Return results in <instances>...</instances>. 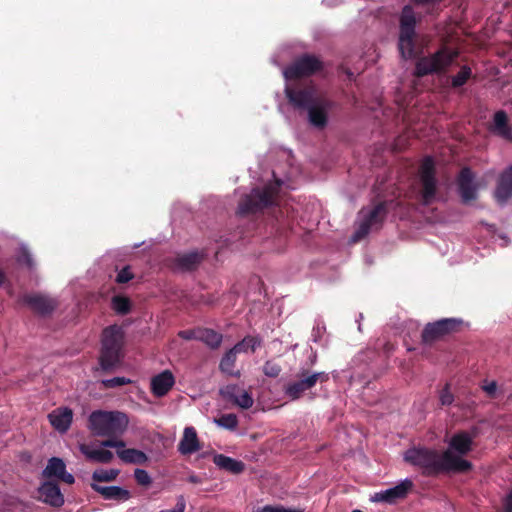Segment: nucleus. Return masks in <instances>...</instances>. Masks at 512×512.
Wrapping results in <instances>:
<instances>
[{
    "label": "nucleus",
    "mask_w": 512,
    "mask_h": 512,
    "mask_svg": "<svg viewBox=\"0 0 512 512\" xmlns=\"http://www.w3.org/2000/svg\"><path fill=\"white\" fill-rule=\"evenodd\" d=\"M489 130L492 134L512 142V127L508 123V116L505 111L499 110L495 112Z\"/></svg>",
    "instance_id": "nucleus-20"
},
{
    "label": "nucleus",
    "mask_w": 512,
    "mask_h": 512,
    "mask_svg": "<svg viewBox=\"0 0 512 512\" xmlns=\"http://www.w3.org/2000/svg\"><path fill=\"white\" fill-rule=\"evenodd\" d=\"M202 255L196 251L180 254L175 257L174 269L180 271H191L195 269L201 262Z\"/></svg>",
    "instance_id": "nucleus-26"
},
{
    "label": "nucleus",
    "mask_w": 512,
    "mask_h": 512,
    "mask_svg": "<svg viewBox=\"0 0 512 512\" xmlns=\"http://www.w3.org/2000/svg\"><path fill=\"white\" fill-rule=\"evenodd\" d=\"M462 320L458 318H443L434 323H428L422 332V341L430 344L443 336L457 330Z\"/></svg>",
    "instance_id": "nucleus-12"
},
{
    "label": "nucleus",
    "mask_w": 512,
    "mask_h": 512,
    "mask_svg": "<svg viewBox=\"0 0 512 512\" xmlns=\"http://www.w3.org/2000/svg\"><path fill=\"white\" fill-rule=\"evenodd\" d=\"M329 379L326 372H313L309 369L300 368L295 379L285 385L284 393L290 400L301 398L307 391H310L316 384L324 383Z\"/></svg>",
    "instance_id": "nucleus-9"
},
{
    "label": "nucleus",
    "mask_w": 512,
    "mask_h": 512,
    "mask_svg": "<svg viewBox=\"0 0 512 512\" xmlns=\"http://www.w3.org/2000/svg\"><path fill=\"white\" fill-rule=\"evenodd\" d=\"M261 344L260 339L257 337H245L242 341L238 342L234 347H239V353L242 352H248L249 350L251 352H254L257 347H259Z\"/></svg>",
    "instance_id": "nucleus-35"
},
{
    "label": "nucleus",
    "mask_w": 512,
    "mask_h": 512,
    "mask_svg": "<svg viewBox=\"0 0 512 512\" xmlns=\"http://www.w3.org/2000/svg\"><path fill=\"white\" fill-rule=\"evenodd\" d=\"M4 281V274L0 271V285L3 283Z\"/></svg>",
    "instance_id": "nucleus-49"
},
{
    "label": "nucleus",
    "mask_w": 512,
    "mask_h": 512,
    "mask_svg": "<svg viewBox=\"0 0 512 512\" xmlns=\"http://www.w3.org/2000/svg\"><path fill=\"white\" fill-rule=\"evenodd\" d=\"M111 306L116 313L125 315L130 312L131 303L127 297L117 295L112 298Z\"/></svg>",
    "instance_id": "nucleus-33"
},
{
    "label": "nucleus",
    "mask_w": 512,
    "mask_h": 512,
    "mask_svg": "<svg viewBox=\"0 0 512 512\" xmlns=\"http://www.w3.org/2000/svg\"><path fill=\"white\" fill-rule=\"evenodd\" d=\"M128 383H130V380L125 378V377H114V378H111V379H104V380H102V385L105 388L120 387V386L126 385Z\"/></svg>",
    "instance_id": "nucleus-39"
},
{
    "label": "nucleus",
    "mask_w": 512,
    "mask_h": 512,
    "mask_svg": "<svg viewBox=\"0 0 512 512\" xmlns=\"http://www.w3.org/2000/svg\"><path fill=\"white\" fill-rule=\"evenodd\" d=\"M22 302L41 315L52 313L57 306L54 299L42 294H26L22 297Z\"/></svg>",
    "instance_id": "nucleus-16"
},
{
    "label": "nucleus",
    "mask_w": 512,
    "mask_h": 512,
    "mask_svg": "<svg viewBox=\"0 0 512 512\" xmlns=\"http://www.w3.org/2000/svg\"><path fill=\"white\" fill-rule=\"evenodd\" d=\"M258 512H302L299 509L285 508L281 505L271 506L266 505L262 507Z\"/></svg>",
    "instance_id": "nucleus-41"
},
{
    "label": "nucleus",
    "mask_w": 512,
    "mask_h": 512,
    "mask_svg": "<svg viewBox=\"0 0 512 512\" xmlns=\"http://www.w3.org/2000/svg\"><path fill=\"white\" fill-rule=\"evenodd\" d=\"M175 383V378L171 371L164 370L151 379L152 393L157 397L166 395Z\"/></svg>",
    "instance_id": "nucleus-22"
},
{
    "label": "nucleus",
    "mask_w": 512,
    "mask_h": 512,
    "mask_svg": "<svg viewBox=\"0 0 512 512\" xmlns=\"http://www.w3.org/2000/svg\"><path fill=\"white\" fill-rule=\"evenodd\" d=\"M472 444L473 437L468 432L462 431L451 437L446 451H451L454 455L462 458L472 450Z\"/></svg>",
    "instance_id": "nucleus-19"
},
{
    "label": "nucleus",
    "mask_w": 512,
    "mask_h": 512,
    "mask_svg": "<svg viewBox=\"0 0 512 512\" xmlns=\"http://www.w3.org/2000/svg\"><path fill=\"white\" fill-rule=\"evenodd\" d=\"M214 422L222 428L228 429V430H235L238 425V419L235 414H224L220 416L219 418H215Z\"/></svg>",
    "instance_id": "nucleus-34"
},
{
    "label": "nucleus",
    "mask_w": 512,
    "mask_h": 512,
    "mask_svg": "<svg viewBox=\"0 0 512 512\" xmlns=\"http://www.w3.org/2000/svg\"><path fill=\"white\" fill-rule=\"evenodd\" d=\"M237 354H239V347H233L225 353L219 364L221 372L230 376H240L239 371H234Z\"/></svg>",
    "instance_id": "nucleus-29"
},
{
    "label": "nucleus",
    "mask_w": 512,
    "mask_h": 512,
    "mask_svg": "<svg viewBox=\"0 0 512 512\" xmlns=\"http://www.w3.org/2000/svg\"><path fill=\"white\" fill-rule=\"evenodd\" d=\"M475 175L470 168L464 167L458 176L457 185L458 192L464 204L477 198L478 187L475 183Z\"/></svg>",
    "instance_id": "nucleus-15"
},
{
    "label": "nucleus",
    "mask_w": 512,
    "mask_h": 512,
    "mask_svg": "<svg viewBox=\"0 0 512 512\" xmlns=\"http://www.w3.org/2000/svg\"><path fill=\"white\" fill-rule=\"evenodd\" d=\"M134 477L136 482L141 486H149L152 483V478L144 469L137 468L134 471Z\"/></svg>",
    "instance_id": "nucleus-37"
},
{
    "label": "nucleus",
    "mask_w": 512,
    "mask_h": 512,
    "mask_svg": "<svg viewBox=\"0 0 512 512\" xmlns=\"http://www.w3.org/2000/svg\"><path fill=\"white\" fill-rule=\"evenodd\" d=\"M129 423L125 413L119 411H94L89 416V428L97 436L121 435Z\"/></svg>",
    "instance_id": "nucleus-3"
},
{
    "label": "nucleus",
    "mask_w": 512,
    "mask_h": 512,
    "mask_svg": "<svg viewBox=\"0 0 512 512\" xmlns=\"http://www.w3.org/2000/svg\"><path fill=\"white\" fill-rule=\"evenodd\" d=\"M404 460L423 469L427 475L442 472H466L472 468L471 462L454 455L451 451L438 452L425 447H413L404 454Z\"/></svg>",
    "instance_id": "nucleus-2"
},
{
    "label": "nucleus",
    "mask_w": 512,
    "mask_h": 512,
    "mask_svg": "<svg viewBox=\"0 0 512 512\" xmlns=\"http://www.w3.org/2000/svg\"><path fill=\"white\" fill-rule=\"evenodd\" d=\"M398 48L404 59L415 57L416 14L410 5H405L400 15Z\"/></svg>",
    "instance_id": "nucleus-7"
},
{
    "label": "nucleus",
    "mask_w": 512,
    "mask_h": 512,
    "mask_svg": "<svg viewBox=\"0 0 512 512\" xmlns=\"http://www.w3.org/2000/svg\"><path fill=\"white\" fill-rule=\"evenodd\" d=\"M285 94L289 103L298 110L307 111L308 120L317 128H324L327 124L328 111L333 107V102L322 95L314 85L287 84Z\"/></svg>",
    "instance_id": "nucleus-1"
},
{
    "label": "nucleus",
    "mask_w": 512,
    "mask_h": 512,
    "mask_svg": "<svg viewBox=\"0 0 512 512\" xmlns=\"http://www.w3.org/2000/svg\"><path fill=\"white\" fill-rule=\"evenodd\" d=\"M482 389L489 397H495L497 391V383L495 381L487 382L482 386Z\"/></svg>",
    "instance_id": "nucleus-45"
},
{
    "label": "nucleus",
    "mask_w": 512,
    "mask_h": 512,
    "mask_svg": "<svg viewBox=\"0 0 512 512\" xmlns=\"http://www.w3.org/2000/svg\"><path fill=\"white\" fill-rule=\"evenodd\" d=\"M352 512H362V511H361V510H359V509H355V510H353Z\"/></svg>",
    "instance_id": "nucleus-51"
},
{
    "label": "nucleus",
    "mask_w": 512,
    "mask_h": 512,
    "mask_svg": "<svg viewBox=\"0 0 512 512\" xmlns=\"http://www.w3.org/2000/svg\"><path fill=\"white\" fill-rule=\"evenodd\" d=\"M188 481L191 482V483L198 484V483L201 482V479L198 476H196V475H190L188 477Z\"/></svg>",
    "instance_id": "nucleus-48"
},
{
    "label": "nucleus",
    "mask_w": 512,
    "mask_h": 512,
    "mask_svg": "<svg viewBox=\"0 0 512 512\" xmlns=\"http://www.w3.org/2000/svg\"><path fill=\"white\" fill-rule=\"evenodd\" d=\"M200 443L194 427H186L178 444V451L182 455H191L200 450Z\"/></svg>",
    "instance_id": "nucleus-24"
},
{
    "label": "nucleus",
    "mask_w": 512,
    "mask_h": 512,
    "mask_svg": "<svg viewBox=\"0 0 512 512\" xmlns=\"http://www.w3.org/2000/svg\"><path fill=\"white\" fill-rule=\"evenodd\" d=\"M281 372V367L273 361H267L263 366V373L268 377H277Z\"/></svg>",
    "instance_id": "nucleus-38"
},
{
    "label": "nucleus",
    "mask_w": 512,
    "mask_h": 512,
    "mask_svg": "<svg viewBox=\"0 0 512 512\" xmlns=\"http://www.w3.org/2000/svg\"><path fill=\"white\" fill-rule=\"evenodd\" d=\"M18 262L25 264L28 268L34 267V261L32 255L25 246L20 249V255L18 256Z\"/></svg>",
    "instance_id": "nucleus-40"
},
{
    "label": "nucleus",
    "mask_w": 512,
    "mask_h": 512,
    "mask_svg": "<svg viewBox=\"0 0 512 512\" xmlns=\"http://www.w3.org/2000/svg\"><path fill=\"white\" fill-rule=\"evenodd\" d=\"M321 67V61L317 57L305 54L286 67L283 70V75L287 81L296 80L314 74Z\"/></svg>",
    "instance_id": "nucleus-11"
},
{
    "label": "nucleus",
    "mask_w": 512,
    "mask_h": 512,
    "mask_svg": "<svg viewBox=\"0 0 512 512\" xmlns=\"http://www.w3.org/2000/svg\"><path fill=\"white\" fill-rule=\"evenodd\" d=\"M91 488L106 500L127 501L131 497L130 492L120 486H101L91 483Z\"/></svg>",
    "instance_id": "nucleus-25"
},
{
    "label": "nucleus",
    "mask_w": 512,
    "mask_h": 512,
    "mask_svg": "<svg viewBox=\"0 0 512 512\" xmlns=\"http://www.w3.org/2000/svg\"><path fill=\"white\" fill-rule=\"evenodd\" d=\"M418 175V200L423 205H431L437 200L438 194V180L435 175L434 161L431 157L427 156L422 160Z\"/></svg>",
    "instance_id": "nucleus-8"
},
{
    "label": "nucleus",
    "mask_w": 512,
    "mask_h": 512,
    "mask_svg": "<svg viewBox=\"0 0 512 512\" xmlns=\"http://www.w3.org/2000/svg\"><path fill=\"white\" fill-rule=\"evenodd\" d=\"M512 197V164L503 171L495 190V198L498 203L505 204Z\"/></svg>",
    "instance_id": "nucleus-21"
},
{
    "label": "nucleus",
    "mask_w": 512,
    "mask_h": 512,
    "mask_svg": "<svg viewBox=\"0 0 512 512\" xmlns=\"http://www.w3.org/2000/svg\"><path fill=\"white\" fill-rule=\"evenodd\" d=\"M453 399V395L449 392L448 385H446L440 393V402L442 405H450Z\"/></svg>",
    "instance_id": "nucleus-44"
},
{
    "label": "nucleus",
    "mask_w": 512,
    "mask_h": 512,
    "mask_svg": "<svg viewBox=\"0 0 512 512\" xmlns=\"http://www.w3.org/2000/svg\"><path fill=\"white\" fill-rule=\"evenodd\" d=\"M219 394L226 401L231 402L242 409H249L254 403L252 395L236 384H228L221 387L219 389Z\"/></svg>",
    "instance_id": "nucleus-13"
},
{
    "label": "nucleus",
    "mask_w": 512,
    "mask_h": 512,
    "mask_svg": "<svg viewBox=\"0 0 512 512\" xmlns=\"http://www.w3.org/2000/svg\"><path fill=\"white\" fill-rule=\"evenodd\" d=\"M117 456L125 463L144 464L148 461V456L138 449L128 448L117 450Z\"/></svg>",
    "instance_id": "nucleus-30"
},
{
    "label": "nucleus",
    "mask_w": 512,
    "mask_h": 512,
    "mask_svg": "<svg viewBox=\"0 0 512 512\" xmlns=\"http://www.w3.org/2000/svg\"><path fill=\"white\" fill-rule=\"evenodd\" d=\"M213 462L220 469L228 471L232 474H240L245 469V465L242 461L233 459L223 454L214 455Z\"/></svg>",
    "instance_id": "nucleus-27"
},
{
    "label": "nucleus",
    "mask_w": 512,
    "mask_h": 512,
    "mask_svg": "<svg viewBox=\"0 0 512 512\" xmlns=\"http://www.w3.org/2000/svg\"><path fill=\"white\" fill-rule=\"evenodd\" d=\"M43 476L46 478H57L67 484H73L74 476L66 471V465L61 458L52 457L43 470Z\"/></svg>",
    "instance_id": "nucleus-17"
},
{
    "label": "nucleus",
    "mask_w": 512,
    "mask_h": 512,
    "mask_svg": "<svg viewBox=\"0 0 512 512\" xmlns=\"http://www.w3.org/2000/svg\"><path fill=\"white\" fill-rule=\"evenodd\" d=\"M471 74L472 71L470 67L463 66L461 70L455 76L452 77V87L458 88L463 86L470 78Z\"/></svg>",
    "instance_id": "nucleus-36"
},
{
    "label": "nucleus",
    "mask_w": 512,
    "mask_h": 512,
    "mask_svg": "<svg viewBox=\"0 0 512 512\" xmlns=\"http://www.w3.org/2000/svg\"><path fill=\"white\" fill-rule=\"evenodd\" d=\"M457 56V51L443 47L433 54L419 58L416 62L415 74L418 77H423L445 72Z\"/></svg>",
    "instance_id": "nucleus-6"
},
{
    "label": "nucleus",
    "mask_w": 512,
    "mask_h": 512,
    "mask_svg": "<svg viewBox=\"0 0 512 512\" xmlns=\"http://www.w3.org/2000/svg\"><path fill=\"white\" fill-rule=\"evenodd\" d=\"M280 181L268 183L263 188H254L239 203L238 213L246 215L257 213L275 204L276 196L280 188Z\"/></svg>",
    "instance_id": "nucleus-5"
},
{
    "label": "nucleus",
    "mask_w": 512,
    "mask_h": 512,
    "mask_svg": "<svg viewBox=\"0 0 512 512\" xmlns=\"http://www.w3.org/2000/svg\"><path fill=\"white\" fill-rule=\"evenodd\" d=\"M40 499L53 507H60L64 504V496L57 483L52 481L44 482L39 488Z\"/></svg>",
    "instance_id": "nucleus-18"
},
{
    "label": "nucleus",
    "mask_w": 512,
    "mask_h": 512,
    "mask_svg": "<svg viewBox=\"0 0 512 512\" xmlns=\"http://www.w3.org/2000/svg\"><path fill=\"white\" fill-rule=\"evenodd\" d=\"M387 210L384 203H379L372 208H363L359 212V227L352 236L353 242L363 239L372 229H378L386 216Z\"/></svg>",
    "instance_id": "nucleus-10"
},
{
    "label": "nucleus",
    "mask_w": 512,
    "mask_h": 512,
    "mask_svg": "<svg viewBox=\"0 0 512 512\" xmlns=\"http://www.w3.org/2000/svg\"><path fill=\"white\" fill-rule=\"evenodd\" d=\"M347 75H348V77L351 79V78H352V76H353V73H352V72H350V71H347Z\"/></svg>",
    "instance_id": "nucleus-50"
},
{
    "label": "nucleus",
    "mask_w": 512,
    "mask_h": 512,
    "mask_svg": "<svg viewBox=\"0 0 512 512\" xmlns=\"http://www.w3.org/2000/svg\"><path fill=\"white\" fill-rule=\"evenodd\" d=\"M73 412L70 408H57L48 415L50 424L59 432H66L72 422Z\"/></svg>",
    "instance_id": "nucleus-23"
},
{
    "label": "nucleus",
    "mask_w": 512,
    "mask_h": 512,
    "mask_svg": "<svg viewBox=\"0 0 512 512\" xmlns=\"http://www.w3.org/2000/svg\"><path fill=\"white\" fill-rule=\"evenodd\" d=\"M200 328L191 330H182L178 336L184 340H198L199 341Z\"/></svg>",
    "instance_id": "nucleus-42"
},
{
    "label": "nucleus",
    "mask_w": 512,
    "mask_h": 512,
    "mask_svg": "<svg viewBox=\"0 0 512 512\" xmlns=\"http://www.w3.org/2000/svg\"><path fill=\"white\" fill-rule=\"evenodd\" d=\"M119 472L118 469H98L93 472L92 479L94 482L114 481L119 475Z\"/></svg>",
    "instance_id": "nucleus-32"
},
{
    "label": "nucleus",
    "mask_w": 512,
    "mask_h": 512,
    "mask_svg": "<svg viewBox=\"0 0 512 512\" xmlns=\"http://www.w3.org/2000/svg\"><path fill=\"white\" fill-rule=\"evenodd\" d=\"M102 447L124 449L125 443L122 440L107 439L101 442Z\"/></svg>",
    "instance_id": "nucleus-43"
},
{
    "label": "nucleus",
    "mask_w": 512,
    "mask_h": 512,
    "mask_svg": "<svg viewBox=\"0 0 512 512\" xmlns=\"http://www.w3.org/2000/svg\"><path fill=\"white\" fill-rule=\"evenodd\" d=\"M199 341L204 342L212 349H216L222 342V335L212 329L200 328Z\"/></svg>",
    "instance_id": "nucleus-31"
},
{
    "label": "nucleus",
    "mask_w": 512,
    "mask_h": 512,
    "mask_svg": "<svg viewBox=\"0 0 512 512\" xmlns=\"http://www.w3.org/2000/svg\"><path fill=\"white\" fill-rule=\"evenodd\" d=\"M79 449L89 460L98 463H109L113 459V453L106 449H94L87 444H81Z\"/></svg>",
    "instance_id": "nucleus-28"
},
{
    "label": "nucleus",
    "mask_w": 512,
    "mask_h": 512,
    "mask_svg": "<svg viewBox=\"0 0 512 512\" xmlns=\"http://www.w3.org/2000/svg\"><path fill=\"white\" fill-rule=\"evenodd\" d=\"M132 274L131 272L129 271V269L126 267V268H123L117 275V282L118 283H126L128 282L129 280L132 279Z\"/></svg>",
    "instance_id": "nucleus-46"
},
{
    "label": "nucleus",
    "mask_w": 512,
    "mask_h": 512,
    "mask_svg": "<svg viewBox=\"0 0 512 512\" xmlns=\"http://www.w3.org/2000/svg\"><path fill=\"white\" fill-rule=\"evenodd\" d=\"M412 487L413 482L410 479H404L394 487L375 493L371 496V501L393 504L405 498Z\"/></svg>",
    "instance_id": "nucleus-14"
},
{
    "label": "nucleus",
    "mask_w": 512,
    "mask_h": 512,
    "mask_svg": "<svg viewBox=\"0 0 512 512\" xmlns=\"http://www.w3.org/2000/svg\"><path fill=\"white\" fill-rule=\"evenodd\" d=\"M504 507L505 512H512V491L507 496L506 501L504 503Z\"/></svg>",
    "instance_id": "nucleus-47"
},
{
    "label": "nucleus",
    "mask_w": 512,
    "mask_h": 512,
    "mask_svg": "<svg viewBox=\"0 0 512 512\" xmlns=\"http://www.w3.org/2000/svg\"><path fill=\"white\" fill-rule=\"evenodd\" d=\"M124 332L118 325L103 330L100 365L104 371H110L119 365L122 357Z\"/></svg>",
    "instance_id": "nucleus-4"
}]
</instances>
